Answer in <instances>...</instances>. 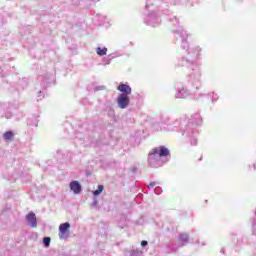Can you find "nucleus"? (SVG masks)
<instances>
[{"instance_id": "f3484780", "label": "nucleus", "mask_w": 256, "mask_h": 256, "mask_svg": "<svg viewBox=\"0 0 256 256\" xmlns=\"http://www.w3.org/2000/svg\"><path fill=\"white\" fill-rule=\"evenodd\" d=\"M43 97H45V92L39 91L38 96H37L38 101H41V99H43Z\"/></svg>"}, {"instance_id": "7ed1b4c3", "label": "nucleus", "mask_w": 256, "mask_h": 256, "mask_svg": "<svg viewBox=\"0 0 256 256\" xmlns=\"http://www.w3.org/2000/svg\"><path fill=\"white\" fill-rule=\"evenodd\" d=\"M129 103H131V99L127 94H119L117 97V105L119 109H127L129 107Z\"/></svg>"}, {"instance_id": "ddd939ff", "label": "nucleus", "mask_w": 256, "mask_h": 256, "mask_svg": "<svg viewBox=\"0 0 256 256\" xmlns=\"http://www.w3.org/2000/svg\"><path fill=\"white\" fill-rule=\"evenodd\" d=\"M113 59H115V55L114 54L108 55L106 58L103 59L104 65H110L111 60H113Z\"/></svg>"}, {"instance_id": "6ab92c4d", "label": "nucleus", "mask_w": 256, "mask_h": 256, "mask_svg": "<svg viewBox=\"0 0 256 256\" xmlns=\"http://www.w3.org/2000/svg\"><path fill=\"white\" fill-rule=\"evenodd\" d=\"M92 207H95L96 209H99V201H97V199L93 200Z\"/></svg>"}, {"instance_id": "f03ea898", "label": "nucleus", "mask_w": 256, "mask_h": 256, "mask_svg": "<svg viewBox=\"0 0 256 256\" xmlns=\"http://www.w3.org/2000/svg\"><path fill=\"white\" fill-rule=\"evenodd\" d=\"M169 149L165 148V146H161L158 148L152 149L148 154V165L151 167H162L163 165V157H168Z\"/></svg>"}, {"instance_id": "393cba45", "label": "nucleus", "mask_w": 256, "mask_h": 256, "mask_svg": "<svg viewBox=\"0 0 256 256\" xmlns=\"http://www.w3.org/2000/svg\"><path fill=\"white\" fill-rule=\"evenodd\" d=\"M154 127H156V131H159V124H156Z\"/></svg>"}, {"instance_id": "1a4fd4ad", "label": "nucleus", "mask_w": 256, "mask_h": 256, "mask_svg": "<svg viewBox=\"0 0 256 256\" xmlns=\"http://www.w3.org/2000/svg\"><path fill=\"white\" fill-rule=\"evenodd\" d=\"M125 256H143V251L136 249L125 253Z\"/></svg>"}, {"instance_id": "b1692460", "label": "nucleus", "mask_w": 256, "mask_h": 256, "mask_svg": "<svg viewBox=\"0 0 256 256\" xmlns=\"http://www.w3.org/2000/svg\"><path fill=\"white\" fill-rule=\"evenodd\" d=\"M192 145H197V139L192 140Z\"/></svg>"}, {"instance_id": "20e7f679", "label": "nucleus", "mask_w": 256, "mask_h": 256, "mask_svg": "<svg viewBox=\"0 0 256 256\" xmlns=\"http://www.w3.org/2000/svg\"><path fill=\"white\" fill-rule=\"evenodd\" d=\"M71 224L69 222L63 223L59 226V237L61 239H67L69 237V229Z\"/></svg>"}, {"instance_id": "9b49d317", "label": "nucleus", "mask_w": 256, "mask_h": 256, "mask_svg": "<svg viewBox=\"0 0 256 256\" xmlns=\"http://www.w3.org/2000/svg\"><path fill=\"white\" fill-rule=\"evenodd\" d=\"M179 239L182 242V245H187L189 243V234H180Z\"/></svg>"}, {"instance_id": "4468645a", "label": "nucleus", "mask_w": 256, "mask_h": 256, "mask_svg": "<svg viewBox=\"0 0 256 256\" xmlns=\"http://www.w3.org/2000/svg\"><path fill=\"white\" fill-rule=\"evenodd\" d=\"M3 138L5 141H11L13 139V132L12 131H7L4 135Z\"/></svg>"}, {"instance_id": "f257e3e1", "label": "nucleus", "mask_w": 256, "mask_h": 256, "mask_svg": "<svg viewBox=\"0 0 256 256\" xmlns=\"http://www.w3.org/2000/svg\"><path fill=\"white\" fill-rule=\"evenodd\" d=\"M180 37L181 47L186 49L187 54L178 61V67H188L194 72V77H201V66L195 63L201 55V48L199 46L189 48V43H187L189 35L187 33L180 34Z\"/></svg>"}, {"instance_id": "a211bd4d", "label": "nucleus", "mask_w": 256, "mask_h": 256, "mask_svg": "<svg viewBox=\"0 0 256 256\" xmlns=\"http://www.w3.org/2000/svg\"><path fill=\"white\" fill-rule=\"evenodd\" d=\"M162 189H161V187H156L155 189H154V193L156 194V195H161V193H162Z\"/></svg>"}, {"instance_id": "a878e982", "label": "nucleus", "mask_w": 256, "mask_h": 256, "mask_svg": "<svg viewBox=\"0 0 256 256\" xmlns=\"http://www.w3.org/2000/svg\"><path fill=\"white\" fill-rule=\"evenodd\" d=\"M212 101H217V96H214V97L212 98Z\"/></svg>"}, {"instance_id": "423d86ee", "label": "nucleus", "mask_w": 256, "mask_h": 256, "mask_svg": "<svg viewBox=\"0 0 256 256\" xmlns=\"http://www.w3.org/2000/svg\"><path fill=\"white\" fill-rule=\"evenodd\" d=\"M26 221H28V225L32 228L37 227V216L35 213L30 212L26 215Z\"/></svg>"}, {"instance_id": "5701e85b", "label": "nucleus", "mask_w": 256, "mask_h": 256, "mask_svg": "<svg viewBox=\"0 0 256 256\" xmlns=\"http://www.w3.org/2000/svg\"><path fill=\"white\" fill-rule=\"evenodd\" d=\"M147 245H149V242H147V240H143V241L141 242V246H142V247H147Z\"/></svg>"}, {"instance_id": "39448f33", "label": "nucleus", "mask_w": 256, "mask_h": 256, "mask_svg": "<svg viewBox=\"0 0 256 256\" xmlns=\"http://www.w3.org/2000/svg\"><path fill=\"white\" fill-rule=\"evenodd\" d=\"M175 97L176 99H188V97H191V92L185 87H182L177 90Z\"/></svg>"}, {"instance_id": "4be33fe9", "label": "nucleus", "mask_w": 256, "mask_h": 256, "mask_svg": "<svg viewBox=\"0 0 256 256\" xmlns=\"http://www.w3.org/2000/svg\"><path fill=\"white\" fill-rule=\"evenodd\" d=\"M155 185H159L158 182H151L149 185H148V188L151 189L153 187H155Z\"/></svg>"}, {"instance_id": "aec40b11", "label": "nucleus", "mask_w": 256, "mask_h": 256, "mask_svg": "<svg viewBox=\"0 0 256 256\" xmlns=\"http://www.w3.org/2000/svg\"><path fill=\"white\" fill-rule=\"evenodd\" d=\"M38 81H42L44 86L48 83L47 79H43V76H39Z\"/></svg>"}, {"instance_id": "f8f14e48", "label": "nucleus", "mask_w": 256, "mask_h": 256, "mask_svg": "<svg viewBox=\"0 0 256 256\" xmlns=\"http://www.w3.org/2000/svg\"><path fill=\"white\" fill-rule=\"evenodd\" d=\"M96 53H97V55H99L100 57H103L104 55H107V47H104V48L97 47V48H96Z\"/></svg>"}, {"instance_id": "0eeeda50", "label": "nucleus", "mask_w": 256, "mask_h": 256, "mask_svg": "<svg viewBox=\"0 0 256 256\" xmlns=\"http://www.w3.org/2000/svg\"><path fill=\"white\" fill-rule=\"evenodd\" d=\"M117 89L121 92V95H131V88L127 84H120Z\"/></svg>"}, {"instance_id": "dca6fc26", "label": "nucleus", "mask_w": 256, "mask_h": 256, "mask_svg": "<svg viewBox=\"0 0 256 256\" xmlns=\"http://www.w3.org/2000/svg\"><path fill=\"white\" fill-rule=\"evenodd\" d=\"M43 245H44V247H49V245H51V238L44 237L43 238Z\"/></svg>"}, {"instance_id": "6e6552de", "label": "nucleus", "mask_w": 256, "mask_h": 256, "mask_svg": "<svg viewBox=\"0 0 256 256\" xmlns=\"http://www.w3.org/2000/svg\"><path fill=\"white\" fill-rule=\"evenodd\" d=\"M70 189L75 195H79V193H81V184H79L78 181H72L70 183Z\"/></svg>"}, {"instance_id": "9d476101", "label": "nucleus", "mask_w": 256, "mask_h": 256, "mask_svg": "<svg viewBox=\"0 0 256 256\" xmlns=\"http://www.w3.org/2000/svg\"><path fill=\"white\" fill-rule=\"evenodd\" d=\"M192 123L195 125H201V115L199 113L192 115Z\"/></svg>"}, {"instance_id": "2eb2a0df", "label": "nucleus", "mask_w": 256, "mask_h": 256, "mask_svg": "<svg viewBox=\"0 0 256 256\" xmlns=\"http://www.w3.org/2000/svg\"><path fill=\"white\" fill-rule=\"evenodd\" d=\"M103 185H99L97 190L93 191V195L97 197V195H101V193H103Z\"/></svg>"}, {"instance_id": "412c9836", "label": "nucleus", "mask_w": 256, "mask_h": 256, "mask_svg": "<svg viewBox=\"0 0 256 256\" xmlns=\"http://www.w3.org/2000/svg\"><path fill=\"white\" fill-rule=\"evenodd\" d=\"M103 89H105V86H96L94 91H103Z\"/></svg>"}]
</instances>
